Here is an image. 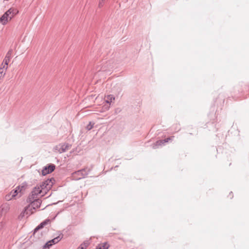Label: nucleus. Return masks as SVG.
Returning a JSON list of instances; mask_svg holds the SVG:
<instances>
[{"label": "nucleus", "mask_w": 249, "mask_h": 249, "mask_svg": "<svg viewBox=\"0 0 249 249\" xmlns=\"http://www.w3.org/2000/svg\"><path fill=\"white\" fill-rule=\"evenodd\" d=\"M52 245H53V244H51L50 242H49V241L47 243H45V244L43 246V248L49 249Z\"/></svg>", "instance_id": "obj_22"}, {"label": "nucleus", "mask_w": 249, "mask_h": 249, "mask_svg": "<svg viewBox=\"0 0 249 249\" xmlns=\"http://www.w3.org/2000/svg\"><path fill=\"white\" fill-rule=\"evenodd\" d=\"M27 185L26 182L22 183L21 185H19L17 187V188L19 191V192H21L22 191L25 190L26 188Z\"/></svg>", "instance_id": "obj_17"}, {"label": "nucleus", "mask_w": 249, "mask_h": 249, "mask_svg": "<svg viewBox=\"0 0 249 249\" xmlns=\"http://www.w3.org/2000/svg\"><path fill=\"white\" fill-rule=\"evenodd\" d=\"M105 0H100L99 3V7H101L103 6Z\"/></svg>", "instance_id": "obj_26"}, {"label": "nucleus", "mask_w": 249, "mask_h": 249, "mask_svg": "<svg viewBox=\"0 0 249 249\" xmlns=\"http://www.w3.org/2000/svg\"><path fill=\"white\" fill-rule=\"evenodd\" d=\"M55 168V165L53 164H49L43 167L42 170V175L45 176L53 172Z\"/></svg>", "instance_id": "obj_5"}, {"label": "nucleus", "mask_w": 249, "mask_h": 249, "mask_svg": "<svg viewBox=\"0 0 249 249\" xmlns=\"http://www.w3.org/2000/svg\"><path fill=\"white\" fill-rule=\"evenodd\" d=\"M58 235L54 238L50 240L49 242H50L51 244H53V245L59 242L63 238V234L61 232V231H60L58 232Z\"/></svg>", "instance_id": "obj_10"}, {"label": "nucleus", "mask_w": 249, "mask_h": 249, "mask_svg": "<svg viewBox=\"0 0 249 249\" xmlns=\"http://www.w3.org/2000/svg\"><path fill=\"white\" fill-rule=\"evenodd\" d=\"M42 194V190L38 187V185L34 188L31 194L28 196L29 199H34L39 194Z\"/></svg>", "instance_id": "obj_6"}, {"label": "nucleus", "mask_w": 249, "mask_h": 249, "mask_svg": "<svg viewBox=\"0 0 249 249\" xmlns=\"http://www.w3.org/2000/svg\"><path fill=\"white\" fill-rule=\"evenodd\" d=\"M88 246V243L87 242H84L83 244H82L80 247H79V249H85Z\"/></svg>", "instance_id": "obj_21"}, {"label": "nucleus", "mask_w": 249, "mask_h": 249, "mask_svg": "<svg viewBox=\"0 0 249 249\" xmlns=\"http://www.w3.org/2000/svg\"><path fill=\"white\" fill-rule=\"evenodd\" d=\"M78 249H79V248H78Z\"/></svg>", "instance_id": "obj_28"}, {"label": "nucleus", "mask_w": 249, "mask_h": 249, "mask_svg": "<svg viewBox=\"0 0 249 249\" xmlns=\"http://www.w3.org/2000/svg\"><path fill=\"white\" fill-rule=\"evenodd\" d=\"M94 123L90 122L89 124L86 126V129L88 130H91L94 126Z\"/></svg>", "instance_id": "obj_20"}, {"label": "nucleus", "mask_w": 249, "mask_h": 249, "mask_svg": "<svg viewBox=\"0 0 249 249\" xmlns=\"http://www.w3.org/2000/svg\"><path fill=\"white\" fill-rule=\"evenodd\" d=\"M50 222V220L47 219L41 222L39 224L34 230V233L36 232L38 230L43 228L45 225H46Z\"/></svg>", "instance_id": "obj_12"}, {"label": "nucleus", "mask_w": 249, "mask_h": 249, "mask_svg": "<svg viewBox=\"0 0 249 249\" xmlns=\"http://www.w3.org/2000/svg\"><path fill=\"white\" fill-rule=\"evenodd\" d=\"M115 99V98L113 96V95H108L107 96V103H108V104H110V103L112 102V101L113 100H114Z\"/></svg>", "instance_id": "obj_19"}, {"label": "nucleus", "mask_w": 249, "mask_h": 249, "mask_svg": "<svg viewBox=\"0 0 249 249\" xmlns=\"http://www.w3.org/2000/svg\"><path fill=\"white\" fill-rule=\"evenodd\" d=\"M29 209H30V205H28V206L26 207L18 216V219H21L25 216H26L27 217L29 216L30 215L29 214V213H30Z\"/></svg>", "instance_id": "obj_9"}, {"label": "nucleus", "mask_w": 249, "mask_h": 249, "mask_svg": "<svg viewBox=\"0 0 249 249\" xmlns=\"http://www.w3.org/2000/svg\"><path fill=\"white\" fill-rule=\"evenodd\" d=\"M10 209V206L7 203L3 204L0 207V215L6 213Z\"/></svg>", "instance_id": "obj_11"}, {"label": "nucleus", "mask_w": 249, "mask_h": 249, "mask_svg": "<svg viewBox=\"0 0 249 249\" xmlns=\"http://www.w3.org/2000/svg\"><path fill=\"white\" fill-rule=\"evenodd\" d=\"M13 50L12 49H10L8 52L6 54V56L3 61V62L2 63V65H4L5 66H8V64L10 61V60H11V59L12 58V53H13Z\"/></svg>", "instance_id": "obj_8"}, {"label": "nucleus", "mask_w": 249, "mask_h": 249, "mask_svg": "<svg viewBox=\"0 0 249 249\" xmlns=\"http://www.w3.org/2000/svg\"><path fill=\"white\" fill-rule=\"evenodd\" d=\"M18 192H19V191L16 188L15 190H12L10 193L11 194V196L14 198L18 195Z\"/></svg>", "instance_id": "obj_18"}, {"label": "nucleus", "mask_w": 249, "mask_h": 249, "mask_svg": "<svg viewBox=\"0 0 249 249\" xmlns=\"http://www.w3.org/2000/svg\"><path fill=\"white\" fill-rule=\"evenodd\" d=\"M8 68V66L3 65L2 67L0 68V78L3 77L5 74L6 71Z\"/></svg>", "instance_id": "obj_14"}, {"label": "nucleus", "mask_w": 249, "mask_h": 249, "mask_svg": "<svg viewBox=\"0 0 249 249\" xmlns=\"http://www.w3.org/2000/svg\"><path fill=\"white\" fill-rule=\"evenodd\" d=\"M8 10L10 11V17H12V18L18 13V11L15 8H11Z\"/></svg>", "instance_id": "obj_16"}, {"label": "nucleus", "mask_w": 249, "mask_h": 249, "mask_svg": "<svg viewBox=\"0 0 249 249\" xmlns=\"http://www.w3.org/2000/svg\"><path fill=\"white\" fill-rule=\"evenodd\" d=\"M54 181V178H48V179L43 181L41 184L38 185V187L40 188V189L42 190V196H43L46 194H47L48 191L50 189H51V188L53 186Z\"/></svg>", "instance_id": "obj_2"}, {"label": "nucleus", "mask_w": 249, "mask_h": 249, "mask_svg": "<svg viewBox=\"0 0 249 249\" xmlns=\"http://www.w3.org/2000/svg\"><path fill=\"white\" fill-rule=\"evenodd\" d=\"M5 226V223L3 222H0V233H1L2 230L3 229Z\"/></svg>", "instance_id": "obj_24"}, {"label": "nucleus", "mask_w": 249, "mask_h": 249, "mask_svg": "<svg viewBox=\"0 0 249 249\" xmlns=\"http://www.w3.org/2000/svg\"><path fill=\"white\" fill-rule=\"evenodd\" d=\"M174 137V136H172L163 140L164 144L166 142H168L169 141L171 140Z\"/></svg>", "instance_id": "obj_25"}, {"label": "nucleus", "mask_w": 249, "mask_h": 249, "mask_svg": "<svg viewBox=\"0 0 249 249\" xmlns=\"http://www.w3.org/2000/svg\"><path fill=\"white\" fill-rule=\"evenodd\" d=\"M109 67H110V68H113V67H114V66H113V65H109Z\"/></svg>", "instance_id": "obj_27"}, {"label": "nucleus", "mask_w": 249, "mask_h": 249, "mask_svg": "<svg viewBox=\"0 0 249 249\" xmlns=\"http://www.w3.org/2000/svg\"><path fill=\"white\" fill-rule=\"evenodd\" d=\"M71 146V145L68 143H60L55 146L54 150L59 153H62L67 151Z\"/></svg>", "instance_id": "obj_4"}, {"label": "nucleus", "mask_w": 249, "mask_h": 249, "mask_svg": "<svg viewBox=\"0 0 249 249\" xmlns=\"http://www.w3.org/2000/svg\"><path fill=\"white\" fill-rule=\"evenodd\" d=\"M10 11L7 10L4 14L0 18V22L3 25H5L9 20L12 18V17H10Z\"/></svg>", "instance_id": "obj_7"}, {"label": "nucleus", "mask_w": 249, "mask_h": 249, "mask_svg": "<svg viewBox=\"0 0 249 249\" xmlns=\"http://www.w3.org/2000/svg\"><path fill=\"white\" fill-rule=\"evenodd\" d=\"M5 199L6 200L9 201L11 200L13 197L11 196V195L10 193L5 196Z\"/></svg>", "instance_id": "obj_23"}, {"label": "nucleus", "mask_w": 249, "mask_h": 249, "mask_svg": "<svg viewBox=\"0 0 249 249\" xmlns=\"http://www.w3.org/2000/svg\"><path fill=\"white\" fill-rule=\"evenodd\" d=\"M27 201L30 203L29 205L30 206V209H29L30 213L29 214L33 213L36 209L40 207L41 204V200L39 199H34L31 200V199H29V197H28Z\"/></svg>", "instance_id": "obj_3"}, {"label": "nucleus", "mask_w": 249, "mask_h": 249, "mask_svg": "<svg viewBox=\"0 0 249 249\" xmlns=\"http://www.w3.org/2000/svg\"><path fill=\"white\" fill-rule=\"evenodd\" d=\"M164 142L163 140L157 141L155 143H154L152 145V148L153 149L157 148L159 146L163 144Z\"/></svg>", "instance_id": "obj_15"}, {"label": "nucleus", "mask_w": 249, "mask_h": 249, "mask_svg": "<svg viewBox=\"0 0 249 249\" xmlns=\"http://www.w3.org/2000/svg\"><path fill=\"white\" fill-rule=\"evenodd\" d=\"M109 246H110L108 243L107 242H105L104 243L98 244L96 246V249H108Z\"/></svg>", "instance_id": "obj_13"}, {"label": "nucleus", "mask_w": 249, "mask_h": 249, "mask_svg": "<svg viewBox=\"0 0 249 249\" xmlns=\"http://www.w3.org/2000/svg\"><path fill=\"white\" fill-rule=\"evenodd\" d=\"M90 172L89 168H85L73 172L72 174V178L74 180H78L86 178Z\"/></svg>", "instance_id": "obj_1"}]
</instances>
